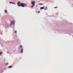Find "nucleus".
<instances>
[{
  "label": "nucleus",
  "mask_w": 73,
  "mask_h": 73,
  "mask_svg": "<svg viewBox=\"0 0 73 73\" xmlns=\"http://www.w3.org/2000/svg\"><path fill=\"white\" fill-rule=\"evenodd\" d=\"M8 63H6V65H8Z\"/></svg>",
  "instance_id": "17"
},
{
  "label": "nucleus",
  "mask_w": 73,
  "mask_h": 73,
  "mask_svg": "<svg viewBox=\"0 0 73 73\" xmlns=\"http://www.w3.org/2000/svg\"><path fill=\"white\" fill-rule=\"evenodd\" d=\"M20 6H21L22 7H25V4L24 3H21L20 4Z\"/></svg>",
  "instance_id": "2"
},
{
  "label": "nucleus",
  "mask_w": 73,
  "mask_h": 73,
  "mask_svg": "<svg viewBox=\"0 0 73 73\" xmlns=\"http://www.w3.org/2000/svg\"><path fill=\"white\" fill-rule=\"evenodd\" d=\"M16 32H17L16 31H15V33H16Z\"/></svg>",
  "instance_id": "16"
},
{
  "label": "nucleus",
  "mask_w": 73,
  "mask_h": 73,
  "mask_svg": "<svg viewBox=\"0 0 73 73\" xmlns=\"http://www.w3.org/2000/svg\"><path fill=\"white\" fill-rule=\"evenodd\" d=\"M44 8H45V7H41L40 8V9H44Z\"/></svg>",
  "instance_id": "5"
},
{
  "label": "nucleus",
  "mask_w": 73,
  "mask_h": 73,
  "mask_svg": "<svg viewBox=\"0 0 73 73\" xmlns=\"http://www.w3.org/2000/svg\"><path fill=\"white\" fill-rule=\"evenodd\" d=\"M11 23L12 24H14L15 21H12L11 22Z\"/></svg>",
  "instance_id": "4"
},
{
  "label": "nucleus",
  "mask_w": 73,
  "mask_h": 73,
  "mask_svg": "<svg viewBox=\"0 0 73 73\" xmlns=\"http://www.w3.org/2000/svg\"><path fill=\"white\" fill-rule=\"evenodd\" d=\"M1 54H2V52H0V55H1Z\"/></svg>",
  "instance_id": "13"
},
{
  "label": "nucleus",
  "mask_w": 73,
  "mask_h": 73,
  "mask_svg": "<svg viewBox=\"0 0 73 73\" xmlns=\"http://www.w3.org/2000/svg\"><path fill=\"white\" fill-rule=\"evenodd\" d=\"M22 46L21 45V46H20V48H22Z\"/></svg>",
  "instance_id": "15"
},
{
  "label": "nucleus",
  "mask_w": 73,
  "mask_h": 73,
  "mask_svg": "<svg viewBox=\"0 0 73 73\" xmlns=\"http://www.w3.org/2000/svg\"><path fill=\"white\" fill-rule=\"evenodd\" d=\"M31 4L33 5L31 7V8H33L35 6V2L32 1L31 2Z\"/></svg>",
  "instance_id": "1"
},
{
  "label": "nucleus",
  "mask_w": 73,
  "mask_h": 73,
  "mask_svg": "<svg viewBox=\"0 0 73 73\" xmlns=\"http://www.w3.org/2000/svg\"><path fill=\"white\" fill-rule=\"evenodd\" d=\"M4 11H5V13H7V10H5Z\"/></svg>",
  "instance_id": "9"
},
{
  "label": "nucleus",
  "mask_w": 73,
  "mask_h": 73,
  "mask_svg": "<svg viewBox=\"0 0 73 73\" xmlns=\"http://www.w3.org/2000/svg\"><path fill=\"white\" fill-rule=\"evenodd\" d=\"M57 8V7H54V8Z\"/></svg>",
  "instance_id": "14"
},
{
  "label": "nucleus",
  "mask_w": 73,
  "mask_h": 73,
  "mask_svg": "<svg viewBox=\"0 0 73 73\" xmlns=\"http://www.w3.org/2000/svg\"><path fill=\"white\" fill-rule=\"evenodd\" d=\"M47 9H48L47 7H46L44 8V10H47Z\"/></svg>",
  "instance_id": "6"
},
{
  "label": "nucleus",
  "mask_w": 73,
  "mask_h": 73,
  "mask_svg": "<svg viewBox=\"0 0 73 73\" xmlns=\"http://www.w3.org/2000/svg\"><path fill=\"white\" fill-rule=\"evenodd\" d=\"M23 52V49H21V53H22Z\"/></svg>",
  "instance_id": "7"
},
{
  "label": "nucleus",
  "mask_w": 73,
  "mask_h": 73,
  "mask_svg": "<svg viewBox=\"0 0 73 73\" xmlns=\"http://www.w3.org/2000/svg\"><path fill=\"white\" fill-rule=\"evenodd\" d=\"M40 13V11H39L38 12H37V13Z\"/></svg>",
  "instance_id": "11"
},
{
  "label": "nucleus",
  "mask_w": 73,
  "mask_h": 73,
  "mask_svg": "<svg viewBox=\"0 0 73 73\" xmlns=\"http://www.w3.org/2000/svg\"><path fill=\"white\" fill-rule=\"evenodd\" d=\"M10 3H11V4H15V3H13V2H10Z\"/></svg>",
  "instance_id": "10"
},
{
  "label": "nucleus",
  "mask_w": 73,
  "mask_h": 73,
  "mask_svg": "<svg viewBox=\"0 0 73 73\" xmlns=\"http://www.w3.org/2000/svg\"><path fill=\"white\" fill-rule=\"evenodd\" d=\"M12 66H9L8 67V68H12Z\"/></svg>",
  "instance_id": "8"
},
{
  "label": "nucleus",
  "mask_w": 73,
  "mask_h": 73,
  "mask_svg": "<svg viewBox=\"0 0 73 73\" xmlns=\"http://www.w3.org/2000/svg\"><path fill=\"white\" fill-rule=\"evenodd\" d=\"M43 4L42 3H39V5H42Z\"/></svg>",
  "instance_id": "12"
},
{
  "label": "nucleus",
  "mask_w": 73,
  "mask_h": 73,
  "mask_svg": "<svg viewBox=\"0 0 73 73\" xmlns=\"http://www.w3.org/2000/svg\"><path fill=\"white\" fill-rule=\"evenodd\" d=\"M17 5L19 7H20V2H19L17 3Z\"/></svg>",
  "instance_id": "3"
}]
</instances>
